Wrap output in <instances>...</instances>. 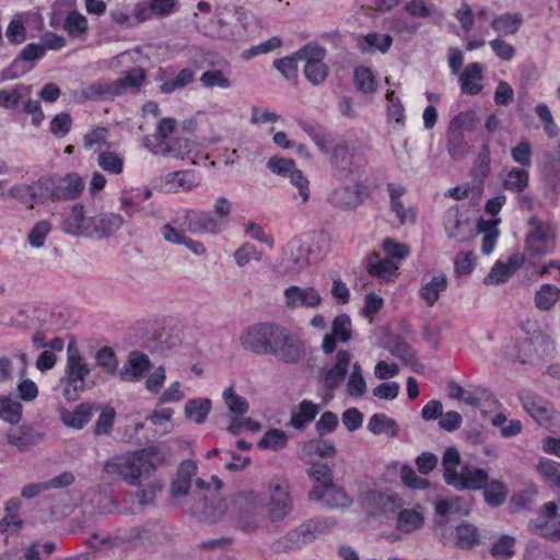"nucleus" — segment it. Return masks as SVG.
I'll return each mask as SVG.
<instances>
[{
    "instance_id": "5fc2aeb1",
    "label": "nucleus",
    "mask_w": 560,
    "mask_h": 560,
    "mask_svg": "<svg viewBox=\"0 0 560 560\" xmlns=\"http://www.w3.org/2000/svg\"><path fill=\"white\" fill-rule=\"evenodd\" d=\"M382 249L387 258L393 259L400 267L401 262L409 257L410 248L405 243L397 242L392 237H386L382 242Z\"/></svg>"
},
{
    "instance_id": "ddd939ff",
    "label": "nucleus",
    "mask_w": 560,
    "mask_h": 560,
    "mask_svg": "<svg viewBox=\"0 0 560 560\" xmlns=\"http://www.w3.org/2000/svg\"><path fill=\"white\" fill-rule=\"evenodd\" d=\"M184 225L192 234H218L222 231L219 219L203 210H187L184 214Z\"/></svg>"
},
{
    "instance_id": "f8f14e48",
    "label": "nucleus",
    "mask_w": 560,
    "mask_h": 560,
    "mask_svg": "<svg viewBox=\"0 0 560 560\" xmlns=\"http://www.w3.org/2000/svg\"><path fill=\"white\" fill-rule=\"evenodd\" d=\"M352 337V325L349 315L340 314L336 316L331 324V331L325 334L322 341V350L325 354L332 353L337 348V342L347 343Z\"/></svg>"
},
{
    "instance_id": "7ed1b4c3",
    "label": "nucleus",
    "mask_w": 560,
    "mask_h": 560,
    "mask_svg": "<svg viewBox=\"0 0 560 560\" xmlns=\"http://www.w3.org/2000/svg\"><path fill=\"white\" fill-rule=\"evenodd\" d=\"M163 462V455L156 447H147L117 456L105 464L110 475L121 477L131 486H139L140 478L150 476Z\"/></svg>"
},
{
    "instance_id": "f257e3e1",
    "label": "nucleus",
    "mask_w": 560,
    "mask_h": 560,
    "mask_svg": "<svg viewBox=\"0 0 560 560\" xmlns=\"http://www.w3.org/2000/svg\"><path fill=\"white\" fill-rule=\"evenodd\" d=\"M293 509L294 499L289 482L273 479L268 486L265 503L260 492L247 490L233 495L230 505L221 500L214 506L207 508L203 514L209 522H218L229 511L240 529L253 533L265 525L268 527L284 524Z\"/></svg>"
},
{
    "instance_id": "39448f33",
    "label": "nucleus",
    "mask_w": 560,
    "mask_h": 560,
    "mask_svg": "<svg viewBox=\"0 0 560 560\" xmlns=\"http://www.w3.org/2000/svg\"><path fill=\"white\" fill-rule=\"evenodd\" d=\"M529 230L525 236V253L530 257H542L555 252L557 231L555 225L536 217L528 220Z\"/></svg>"
},
{
    "instance_id": "c9c22d12",
    "label": "nucleus",
    "mask_w": 560,
    "mask_h": 560,
    "mask_svg": "<svg viewBox=\"0 0 560 560\" xmlns=\"http://www.w3.org/2000/svg\"><path fill=\"white\" fill-rule=\"evenodd\" d=\"M212 408V402L209 398H194L187 400L184 408L186 419L194 421L197 424L206 422Z\"/></svg>"
},
{
    "instance_id": "2eb2a0df",
    "label": "nucleus",
    "mask_w": 560,
    "mask_h": 560,
    "mask_svg": "<svg viewBox=\"0 0 560 560\" xmlns=\"http://www.w3.org/2000/svg\"><path fill=\"white\" fill-rule=\"evenodd\" d=\"M151 366L150 358L145 353L131 351L119 370L118 376L124 382H139L150 371Z\"/></svg>"
},
{
    "instance_id": "a18cd8bd",
    "label": "nucleus",
    "mask_w": 560,
    "mask_h": 560,
    "mask_svg": "<svg viewBox=\"0 0 560 560\" xmlns=\"http://www.w3.org/2000/svg\"><path fill=\"white\" fill-rule=\"evenodd\" d=\"M479 544V534L476 526L462 523L455 528L454 545L460 549H471Z\"/></svg>"
},
{
    "instance_id": "69168bd1",
    "label": "nucleus",
    "mask_w": 560,
    "mask_h": 560,
    "mask_svg": "<svg viewBox=\"0 0 560 560\" xmlns=\"http://www.w3.org/2000/svg\"><path fill=\"white\" fill-rule=\"evenodd\" d=\"M479 122L478 116L474 110H465L457 114L450 122L448 129L456 131H472Z\"/></svg>"
},
{
    "instance_id": "a19ab883",
    "label": "nucleus",
    "mask_w": 560,
    "mask_h": 560,
    "mask_svg": "<svg viewBox=\"0 0 560 560\" xmlns=\"http://www.w3.org/2000/svg\"><path fill=\"white\" fill-rule=\"evenodd\" d=\"M393 38L388 34L370 33L359 39V47L363 52H374L376 50L385 54L389 50Z\"/></svg>"
},
{
    "instance_id": "37998d69",
    "label": "nucleus",
    "mask_w": 560,
    "mask_h": 560,
    "mask_svg": "<svg viewBox=\"0 0 560 560\" xmlns=\"http://www.w3.org/2000/svg\"><path fill=\"white\" fill-rule=\"evenodd\" d=\"M330 202L341 209H352L361 203L359 192L350 187L336 188L329 196Z\"/></svg>"
},
{
    "instance_id": "774afa93",
    "label": "nucleus",
    "mask_w": 560,
    "mask_h": 560,
    "mask_svg": "<svg viewBox=\"0 0 560 560\" xmlns=\"http://www.w3.org/2000/svg\"><path fill=\"white\" fill-rule=\"evenodd\" d=\"M23 406L21 401L11 396L2 397V420L16 424L22 419Z\"/></svg>"
},
{
    "instance_id": "e2e57ef3",
    "label": "nucleus",
    "mask_w": 560,
    "mask_h": 560,
    "mask_svg": "<svg viewBox=\"0 0 560 560\" xmlns=\"http://www.w3.org/2000/svg\"><path fill=\"white\" fill-rule=\"evenodd\" d=\"M82 94L86 100L115 97L114 82L108 80L97 81L85 88Z\"/></svg>"
},
{
    "instance_id": "09e8293b",
    "label": "nucleus",
    "mask_w": 560,
    "mask_h": 560,
    "mask_svg": "<svg viewBox=\"0 0 560 560\" xmlns=\"http://www.w3.org/2000/svg\"><path fill=\"white\" fill-rule=\"evenodd\" d=\"M529 174L522 167H513L510 170L502 182V186L506 190L522 192L528 186Z\"/></svg>"
},
{
    "instance_id": "423d86ee",
    "label": "nucleus",
    "mask_w": 560,
    "mask_h": 560,
    "mask_svg": "<svg viewBox=\"0 0 560 560\" xmlns=\"http://www.w3.org/2000/svg\"><path fill=\"white\" fill-rule=\"evenodd\" d=\"M361 508L372 516H387L400 510L405 502L390 489H369L359 497Z\"/></svg>"
},
{
    "instance_id": "aec40b11",
    "label": "nucleus",
    "mask_w": 560,
    "mask_h": 560,
    "mask_svg": "<svg viewBox=\"0 0 560 560\" xmlns=\"http://www.w3.org/2000/svg\"><path fill=\"white\" fill-rule=\"evenodd\" d=\"M366 269L371 276L383 282H394L398 277L399 266L393 259L373 252L368 256Z\"/></svg>"
},
{
    "instance_id": "b1692460",
    "label": "nucleus",
    "mask_w": 560,
    "mask_h": 560,
    "mask_svg": "<svg viewBox=\"0 0 560 560\" xmlns=\"http://www.w3.org/2000/svg\"><path fill=\"white\" fill-rule=\"evenodd\" d=\"M147 79L145 71L136 67L127 71L124 77L114 80L115 96L138 94Z\"/></svg>"
},
{
    "instance_id": "72a5a7b5",
    "label": "nucleus",
    "mask_w": 560,
    "mask_h": 560,
    "mask_svg": "<svg viewBox=\"0 0 560 560\" xmlns=\"http://www.w3.org/2000/svg\"><path fill=\"white\" fill-rule=\"evenodd\" d=\"M21 505V500L16 498L10 499L5 503V515L2 516V532L9 534H18L21 532V529L23 528V521L19 514Z\"/></svg>"
},
{
    "instance_id": "bb28decb",
    "label": "nucleus",
    "mask_w": 560,
    "mask_h": 560,
    "mask_svg": "<svg viewBox=\"0 0 560 560\" xmlns=\"http://www.w3.org/2000/svg\"><path fill=\"white\" fill-rule=\"evenodd\" d=\"M311 500L319 502L328 509H347L352 504V499L347 492L335 483L323 490L318 495L311 498Z\"/></svg>"
},
{
    "instance_id": "9d476101",
    "label": "nucleus",
    "mask_w": 560,
    "mask_h": 560,
    "mask_svg": "<svg viewBox=\"0 0 560 560\" xmlns=\"http://www.w3.org/2000/svg\"><path fill=\"white\" fill-rule=\"evenodd\" d=\"M283 301L288 310H315L323 304L324 298L315 287L292 284L283 290Z\"/></svg>"
},
{
    "instance_id": "dca6fc26",
    "label": "nucleus",
    "mask_w": 560,
    "mask_h": 560,
    "mask_svg": "<svg viewBox=\"0 0 560 560\" xmlns=\"http://www.w3.org/2000/svg\"><path fill=\"white\" fill-rule=\"evenodd\" d=\"M447 277L441 271L427 272L421 279L419 290L420 298L427 306H433L440 299V294L447 289Z\"/></svg>"
},
{
    "instance_id": "473e14b6",
    "label": "nucleus",
    "mask_w": 560,
    "mask_h": 560,
    "mask_svg": "<svg viewBox=\"0 0 560 560\" xmlns=\"http://www.w3.org/2000/svg\"><path fill=\"white\" fill-rule=\"evenodd\" d=\"M472 508V500L465 499L462 497H455L451 499L440 500L435 503L436 514L446 516L448 514H458L460 516H467Z\"/></svg>"
},
{
    "instance_id": "3c124183",
    "label": "nucleus",
    "mask_w": 560,
    "mask_h": 560,
    "mask_svg": "<svg viewBox=\"0 0 560 560\" xmlns=\"http://www.w3.org/2000/svg\"><path fill=\"white\" fill-rule=\"evenodd\" d=\"M89 28V23L86 18L78 12L71 11L67 14L63 21V30L71 36L75 38L83 37Z\"/></svg>"
},
{
    "instance_id": "79ce46f5",
    "label": "nucleus",
    "mask_w": 560,
    "mask_h": 560,
    "mask_svg": "<svg viewBox=\"0 0 560 560\" xmlns=\"http://www.w3.org/2000/svg\"><path fill=\"white\" fill-rule=\"evenodd\" d=\"M10 196L33 208V202L45 200L39 179L31 185H20L10 189Z\"/></svg>"
},
{
    "instance_id": "6e6552de",
    "label": "nucleus",
    "mask_w": 560,
    "mask_h": 560,
    "mask_svg": "<svg viewBox=\"0 0 560 560\" xmlns=\"http://www.w3.org/2000/svg\"><path fill=\"white\" fill-rule=\"evenodd\" d=\"M295 56L305 61L304 75L313 85L322 84L328 74L324 62L326 49L316 43H308L295 51Z\"/></svg>"
},
{
    "instance_id": "f03ea898",
    "label": "nucleus",
    "mask_w": 560,
    "mask_h": 560,
    "mask_svg": "<svg viewBox=\"0 0 560 560\" xmlns=\"http://www.w3.org/2000/svg\"><path fill=\"white\" fill-rule=\"evenodd\" d=\"M241 347L255 354H272L287 363H296L304 358L302 341L287 328L273 323H256L242 330Z\"/></svg>"
},
{
    "instance_id": "603ef678",
    "label": "nucleus",
    "mask_w": 560,
    "mask_h": 560,
    "mask_svg": "<svg viewBox=\"0 0 560 560\" xmlns=\"http://www.w3.org/2000/svg\"><path fill=\"white\" fill-rule=\"evenodd\" d=\"M366 392V382L359 362L351 364V372L347 380V393L351 397H361Z\"/></svg>"
},
{
    "instance_id": "c85d7f7f",
    "label": "nucleus",
    "mask_w": 560,
    "mask_h": 560,
    "mask_svg": "<svg viewBox=\"0 0 560 560\" xmlns=\"http://www.w3.org/2000/svg\"><path fill=\"white\" fill-rule=\"evenodd\" d=\"M308 476L313 482L312 490L308 494L310 499L318 495V493L334 483L332 470L325 463H314L308 469Z\"/></svg>"
},
{
    "instance_id": "58836bf2",
    "label": "nucleus",
    "mask_w": 560,
    "mask_h": 560,
    "mask_svg": "<svg viewBox=\"0 0 560 560\" xmlns=\"http://www.w3.org/2000/svg\"><path fill=\"white\" fill-rule=\"evenodd\" d=\"M96 163L107 174L120 175L124 172L125 158L110 149H105L97 153Z\"/></svg>"
},
{
    "instance_id": "0e129e2a",
    "label": "nucleus",
    "mask_w": 560,
    "mask_h": 560,
    "mask_svg": "<svg viewBox=\"0 0 560 560\" xmlns=\"http://www.w3.org/2000/svg\"><path fill=\"white\" fill-rule=\"evenodd\" d=\"M515 538L510 535L500 536L491 546V555L499 560H508L515 553Z\"/></svg>"
},
{
    "instance_id": "4d7b16f0",
    "label": "nucleus",
    "mask_w": 560,
    "mask_h": 560,
    "mask_svg": "<svg viewBox=\"0 0 560 560\" xmlns=\"http://www.w3.org/2000/svg\"><path fill=\"white\" fill-rule=\"evenodd\" d=\"M195 72L190 69H182L174 78L165 80L160 85L162 94H171L176 90L184 89L194 81Z\"/></svg>"
},
{
    "instance_id": "a878e982",
    "label": "nucleus",
    "mask_w": 560,
    "mask_h": 560,
    "mask_svg": "<svg viewBox=\"0 0 560 560\" xmlns=\"http://www.w3.org/2000/svg\"><path fill=\"white\" fill-rule=\"evenodd\" d=\"M483 66L479 62H471L459 75L460 90L466 95H477L482 89Z\"/></svg>"
},
{
    "instance_id": "1a4fd4ad",
    "label": "nucleus",
    "mask_w": 560,
    "mask_h": 560,
    "mask_svg": "<svg viewBox=\"0 0 560 560\" xmlns=\"http://www.w3.org/2000/svg\"><path fill=\"white\" fill-rule=\"evenodd\" d=\"M316 258L308 243L292 240L283 250V270L288 275H300Z\"/></svg>"
},
{
    "instance_id": "f3484780",
    "label": "nucleus",
    "mask_w": 560,
    "mask_h": 560,
    "mask_svg": "<svg viewBox=\"0 0 560 560\" xmlns=\"http://www.w3.org/2000/svg\"><path fill=\"white\" fill-rule=\"evenodd\" d=\"M197 150V144L182 137H174L166 143L151 147V153L159 156H172L179 160L190 158Z\"/></svg>"
},
{
    "instance_id": "6e6d98bb",
    "label": "nucleus",
    "mask_w": 560,
    "mask_h": 560,
    "mask_svg": "<svg viewBox=\"0 0 560 560\" xmlns=\"http://www.w3.org/2000/svg\"><path fill=\"white\" fill-rule=\"evenodd\" d=\"M490 147L488 143H483L477 159L474 162V166L471 168L472 177L478 180L480 184L485 180V178L489 175L491 166H490Z\"/></svg>"
},
{
    "instance_id": "9b49d317",
    "label": "nucleus",
    "mask_w": 560,
    "mask_h": 560,
    "mask_svg": "<svg viewBox=\"0 0 560 560\" xmlns=\"http://www.w3.org/2000/svg\"><path fill=\"white\" fill-rule=\"evenodd\" d=\"M336 526L330 517L312 518L288 534V540L296 547L314 541L318 536L329 533Z\"/></svg>"
},
{
    "instance_id": "4be33fe9",
    "label": "nucleus",
    "mask_w": 560,
    "mask_h": 560,
    "mask_svg": "<svg viewBox=\"0 0 560 560\" xmlns=\"http://www.w3.org/2000/svg\"><path fill=\"white\" fill-rule=\"evenodd\" d=\"M352 354L347 350H339L336 353L335 362L324 376V386L330 390L338 388L345 381L351 364Z\"/></svg>"
},
{
    "instance_id": "4468645a",
    "label": "nucleus",
    "mask_w": 560,
    "mask_h": 560,
    "mask_svg": "<svg viewBox=\"0 0 560 560\" xmlns=\"http://www.w3.org/2000/svg\"><path fill=\"white\" fill-rule=\"evenodd\" d=\"M489 479L485 469L465 465L447 483L457 490H480Z\"/></svg>"
},
{
    "instance_id": "bf43d9fd",
    "label": "nucleus",
    "mask_w": 560,
    "mask_h": 560,
    "mask_svg": "<svg viewBox=\"0 0 560 560\" xmlns=\"http://www.w3.org/2000/svg\"><path fill=\"white\" fill-rule=\"evenodd\" d=\"M538 494V488L535 485H529L526 489L514 493L510 500V509L512 512H517L529 508Z\"/></svg>"
},
{
    "instance_id": "412c9836",
    "label": "nucleus",
    "mask_w": 560,
    "mask_h": 560,
    "mask_svg": "<svg viewBox=\"0 0 560 560\" xmlns=\"http://www.w3.org/2000/svg\"><path fill=\"white\" fill-rule=\"evenodd\" d=\"M162 183L166 192L190 191L200 185L201 177L194 171H175L166 174Z\"/></svg>"
},
{
    "instance_id": "f704fd0d",
    "label": "nucleus",
    "mask_w": 560,
    "mask_h": 560,
    "mask_svg": "<svg viewBox=\"0 0 560 560\" xmlns=\"http://www.w3.org/2000/svg\"><path fill=\"white\" fill-rule=\"evenodd\" d=\"M368 430L375 435L385 434L389 438H396L399 433L396 420L382 412L371 416Z\"/></svg>"
},
{
    "instance_id": "de8ad7c7",
    "label": "nucleus",
    "mask_w": 560,
    "mask_h": 560,
    "mask_svg": "<svg viewBox=\"0 0 560 560\" xmlns=\"http://www.w3.org/2000/svg\"><path fill=\"white\" fill-rule=\"evenodd\" d=\"M109 130L105 127H96L89 131L83 138V147L86 150H93L94 152H101L105 149L110 148L108 142Z\"/></svg>"
},
{
    "instance_id": "393cba45",
    "label": "nucleus",
    "mask_w": 560,
    "mask_h": 560,
    "mask_svg": "<svg viewBox=\"0 0 560 560\" xmlns=\"http://www.w3.org/2000/svg\"><path fill=\"white\" fill-rule=\"evenodd\" d=\"M57 549L55 541H35L20 550H10L7 553V560H47Z\"/></svg>"
},
{
    "instance_id": "338daca9",
    "label": "nucleus",
    "mask_w": 560,
    "mask_h": 560,
    "mask_svg": "<svg viewBox=\"0 0 560 560\" xmlns=\"http://www.w3.org/2000/svg\"><path fill=\"white\" fill-rule=\"evenodd\" d=\"M223 399L230 412L235 416H243L248 411L247 400L236 394L233 386L228 387L223 392Z\"/></svg>"
},
{
    "instance_id": "20e7f679",
    "label": "nucleus",
    "mask_w": 560,
    "mask_h": 560,
    "mask_svg": "<svg viewBox=\"0 0 560 560\" xmlns=\"http://www.w3.org/2000/svg\"><path fill=\"white\" fill-rule=\"evenodd\" d=\"M91 373L78 348L70 343L67 348L65 373L59 381V388L68 401H75L85 389V378Z\"/></svg>"
},
{
    "instance_id": "e433bc0d",
    "label": "nucleus",
    "mask_w": 560,
    "mask_h": 560,
    "mask_svg": "<svg viewBox=\"0 0 560 560\" xmlns=\"http://www.w3.org/2000/svg\"><path fill=\"white\" fill-rule=\"evenodd\" d=\"M176 128V120L174 118H163L159 121L155 132L152 136L143 138V145L151 152V147L156 144H164L172 139V133Z\"/></svg>"
},
{
    "instance_id": "ea45409f",
    "label": "nucleus",
    "mask_w": 560,
    "mask_h": 560,
    "mask_svg": "<svg viewBox=\"0 0 560 560\" xmlns=\"http://www.w3.org/2000/svg\"><path fill=\"white\" fill-rule=\"evenodd\" d=\"M446 149L453 160L462 161L471 151V147L465 141L464 133L453 129H447Z\"/></svg>"
},
{
    "instance_id": "c756f323",
    "label": "nucleus",
    "mask_w": 560,
    "mask_h": 560,
    "mask_svg": "<svg viewBox=\"0 0 560 560\" xmlns=\"http://www.w3.org/2000/svg\"><path fill=\"white\" fill-rule=\"evenodd\" d=\"M93 416V407L88 404H80L73 410L62 409L60 418L68 428L80 430L86 425Z\"/></svg>"
},
{
    "instance_id": "4c0bfd02",
    "label": "nucleus",
    "mask_w": 560,
    "mask_h": 560,
    "mask_svg": "<svg viewBox=\"0 0 560 560\" xmlns=\"http://www.w3.org/2000/svg\"><path fill=\"white\" fill-rule=\"evenodd\" d=\"M522 25V15L520 13H503L494 16L491 21V27L499 36L514 35Z\"/></svg>"
},
{
    "instance_id": "6ab92c4d",
    "label": "nucleus",
    "mask_w": 560,
    "mask_h": 560,
    "mask_svg": "<svg viewBox=\"0 0 560 560\" xmlns=\"http://www.w3.org/2000/svg\"><path fill=\"white\" fill-rule=\"evenodd\" d=\"M444 226L447 236L457 242L467 241L471 233V224L458 207H451L445 211Z\"/></svg>"
},
{
    "instance_id": "680f3d73",
    "label": "nucleus",
    "mask_w": 560,
    "mask_h": 560,
    "mask_svg": "<svg viewBox=\"0 0 560 560\" xmlns=\"http://www.w3.org/2000/svg\"><path fill=\"white\" fill-rule=\"evenodd\" d=\"M303 453L308 456L332 457L336 454L335 445L326 440L317 439L304 443Z\"/></svg>"
},
{
    "instance_id": "c03bdc74",
    "label": "nucleus",
    "mask_w": 560,
    "mask_h": 560,
    "mask_svg": "<svg viewBox=\"0 0 560 560\" xmlns=\"http://www.w3.org/2000/svg\"><path fill=\"white\" fill-rule=\"evenodd\" d=\"M317 413L318 407L314 402L303 400L292 412L290 424L295 429H303L315 419Z\"/></svg>"
},
{
    "instance_id": "0eeeda50",
    "label": "nucleus",
    "mask_w": 560,
    "mask_h": 560,
    "mask_svg": "<svg viewBox=\"0 0 560 560\" xmlns=\"http://www.w3.org/2000/svg\"><path fill=\"white\" fill-rule=\"evenodd\" d=\"M39 186L43 187L44 199L72 200L82 194L84 182L79 174L68 173L65 176L42 177Z\"/></svg>"
},
{
    "instance_id": "2f4dec72",
    "label": "nucleus",
    "mask_w": 560,
    "mask_h": 560,
    "mask_svg": "<svg viewBox=\"0 0 560 560\" xmlns=\"http://www.w3.org/2000/svg\"><path fill=\"white\" fill-rule=\"evenodd\" d=\"M560 301V288L552 283L541 284L534 293L537 310L548 312Z\"/></svg>"
},
{
    "instance_id": "052dcab7",
    "label": "nucleus",
    "mask_w": 560,
    "mask_h": 560,
    "mask_svg": "<svg viewBox=\"0 0 560 560\" xmlns=\"http://www.w3.org/2000/svg\"><path fill=\"white\" fill-rule=\"evenodd\" d=\"M97 366L103 369L108 375H116L119 372L118 359L114 350L109 347H103L95 353Z\"/></svg>"
},
{
    "instance_id": "864d4df0",
    "label": "nucleus",
    "mask_w": 560,
    "mask_h": 560,
    "mask_svg": "<svg viewBox=\"0 0 560 560\" xmlns=\"http://www.w3.org/2000/svg\"><path fill=\"white\" fill-rule=\"evenodd\" d=\"M482 489L485 501L490 506H500L505 502L508 497V488L502 481H487L486 486Z\"/></svg>"
},
{
    "instance_id": "13d9d810",
    "label": "nucleus",
    "mask_w": 560,
    "mask_h": 560,
    "mask_svg": "<svg viewBox=\"0 0 560 560\" xmlns=\"http://www.w3.org/2000/svg\"><path fill=\"white\" fill-rule=\"evenodd\" d=\"M523 406L527 412L540 423L550 421L552 418L551 407L544 400L527 398L523 401Z\"/></svg>"
},
{
    "instance_id": "5701e85b",
    "label": "nucleus",
    "mask_w": 560,
    "mask_h": 560,
    "mask_svg": "<svg viewBox=\"0 0 560 560\" xmlns=\"http://www.w3.org/2000/svg\"><path fill=\"white\" fill-rule=\"evenodd\" d=\"M89 228L90 218L85 217V210L81 203H75L71 207L60 225V229L66 234L85 237H88Z\"/></svg>"
},
{
    "instance_id": "cd10ccee",
    "label": "nucleus",
    "mask_w": 560,
    "mask_h": 560,
    "mask_svg": "<svg viewBox=\"0 0 560 560\" xmlns=\"http://www.w3.org/2000/svg\"><path fill=\"white\" fill-rule=\"evenodd\" d=\"M18 358L20 360V381L16 385L18 397L20 401L32 402L38 397L39 389L34 381L26 377V354L24 352H20Z\"/></svg>"
},
{
    "instance_id": "49530a36",
    "label": "nucleus",
    "mask_w": 560,
    "mask_h": 560,
    "mask_svg": "<svg viewBox=\"0 0 560 560\" xmlns=\"http://www.w3.org/2000/svg\"><path fill=\"white\" fill-rule=\"evenodd\" d=\"M500 219L494 218L489 221H480L479 222V230L483 233L482 236V243H481V252L485 255H489L493 252L497 240L499 237V230L497 225L499 224Z\"/></svg>"
},
{
    "instance_id": "7c9ffc66",
    "label": "nucleus",
    "mask_w": 560,
    "mask_h": 560,
    "mask_svg": "<svg viewBox=\"0 0 560 560\" xmlns=\"http://www.w3.org/2000/svg\"><path fill=\"white\" fill-rule=\"evenodd\" d=\"M398 511L396 528L399 532L409 534L420 529L423 526L424 516L420 508L400 509Z\"/></svg>"
},
{
    "instance_id": "a211bd4d",
    "label": "nucleus",
    "mask_w": 560,
    "mask_h": 560,
    "mask_svg": "<svg viewBox=\"0 0 560 560\" xmlns=\"http://www.w3.org/2000/svg\"><path fill=\"white\" fill-rule=\"evenodd\" d=\"M124 224L121 215L116 213H100L90 217L88 237L104 238L113 235Z\"/></svg>"
},
{
    "instance_id": "8fccbe9b",
    "label": "nucleus",
    "mask_w": 560,
    "mask_h": 560,
    "mask_svg": "<svg viewBox=\"0 0 560 560\" xmlns=\"http://www.w3.org/2000/svg\"><path fill=\"white\" fill-rule=\"evenodd\" d=\"M7 440L20 451L26 450L36 442L32 429L26 425L11 428L7 432Z\"/></svg>"
}]
</instances>
